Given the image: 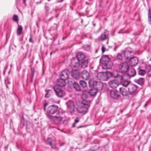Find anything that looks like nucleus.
Instances as JSON below:
<instances>
[{"label":"nucleus","mask_w":151,"mask_h":151,"mask_svg":"<svg viewBox=\"0 0 151 151\" xmlns=\"http://www.w3.org/2000/svg\"><path fill=\"white\" fill-rule=\"evenodd\" d=\"M79 83L83 89H86L87 88V83L83 80H81L79 81Z\"/></svg>","instance_id":"c756f323"},{"label":"nucleus","mask_w":151,"mask_h":151,"mask_svg":"<svg viewBox=\"0 0 151 151\" xmlns=\"http://www.w3.org/2000/svg\"><path fill=\"white\" fill-rule=\"evenodd\" d=\"M95 24H93V26H95Z\"/></svg>","instance_id":"e2e57ef3"},{"label":"nucleus","mask_w":151,"mask_h":151,"mask_svg":"<svg viewBox=\"0 0 151 151\" xmlns=\"http://www.w3.org/2000/svg\"><path fill=\"white\" fill-rule=\"evenodd\" d=\"M91 82V81H89V82H88V83H89V85H90V86H91V84H90V82Z\"/></svg>","instance_id":"864d4df0"},{"label":"nucleus","mask_w":151,"mask_h":151,"mask_svg":"<svg viewBox=\"0 0 151 151\" xmlns=\"http://www.w3.org/2000/svg\"><path fill=\"white\" fill-rule=\"evenodd\" d=\"M80 73L78 70H75L71 73L72 76L74 79H77L80 77Z\"/></svg>","instance_id":"5701e85b"},{"label":"nucleus","mask_w":151,"mask_h":151,"mask_svg":"<svg viewBox=\"0 0 151 151\" xmlns=\"http://www.w3.org/2000/svg\"><path fill=\"white\" fill-rule=\"evenodd\" d=\"M63 1V0H61L60 2H62Z\"/></svg>","instance_id":"13d9d810"},{"label":"nucleus","mask_w":151,"mask_h":151,"mask_svg":"<svg viewBox=\"0 0 151 151\" xmlns=\"http://www.w3.org/2000/svg\"><path fill=\"white\" fill-rule=\"evenodd\" d=\"M54 90L56 95L59 97H62L65 95L63 90L58 86H56L54 87Z\"/></svg>","instance_id":"39448f33"},{"label":"nucleus","mask_w":151,"mask_h":151,"mask_svg":"<svg viewBox=\"0 0 151 151\" xmlns=\"http://www.w3.org/2000/svg\"><path fill=\"white\" fill-rule=\"evenodd\" d=\"M146 73V71L144 70H139L138 71V74L139 75L143 76Z\"/></svg>","instance_id":"e433bc0d"},{"label":"nucleus","mask_w":151,"mask_h":151,"mask_svg":"<svg viewBox=\"0 0 151 151\" xmlns=\"http://www.w3.org/2000/svg\"><path fill=\"white\" fill-rule=\"evenodd\" d=\"M129 48H127L124 52V56L125 59L129 60L132 58V52L131 50H129Z\"/></svg>","instance_id":"f3484780"},{"label":"nucleus","mask_w":151,"mask_h":151,"mask_svg":"<svg viewBox=\"0 0 151 151\" xmlns=\"http://www.w3.org/2000/svg\"><path fill=\"white\" fill-rule=\"evenodd\" d=\"M134 81L141 86H142L144 84V79L143 78H140L138 79H135Z\"/></svg>","instance_id":"c85d7f7f"},{"label":"nucleus","mask_w":151,"mask_h":151,"mask_svg":"<svg viewBox=\"0 0 151 151\" xmlns=\"http://www.w3.org/2000/svg\"><path fill=\"white\" fill-rule=\"evenodd\" d=\"M86 126H80L77 127V128L79 129V128H81L84 127H86Z\"/></svg>","instance_id":"de8ad7c7"},{"label":"nucleus","mask_w":151,"mask_h":151,"mask_svg":"<svg viewBox=\"0 0 151 151\" xmlns=\"http://www.w3.org/2000/svg\"><path fill=\"white\" fill-rule=\"evenodd\" d=\"M71 82L72 87L76 91L81 92L82 91V88L78 82L73 80H72Z\"/></svg>","instance_id":"ddd939ff"},{"label":"nucleus","mask_w":151,"mask_h":151,"mask_svg":"<svg viewBox=\"0 0 151 151\" xmlns=\"http://www.w3.org/2000/svg\"><path fill=\"white\" fill-rule=\"evenodd\" d=\"M146 106H147V104H146L144 105V106L145 107Z\"/></svg>","instance_id":"4d7b16f0"},{"label":"nucleus","mask_w":151,"mask_h":151,"mask_svg":"<svg viewBox=\"0 0 151 151\" xmlns=\"http://www.w3.org/2000/svg\"><path fill=\"white\" fill-rule=\"evenodd\" d=\"M145 69L146 71L149 73L151 70V66L150 65H147L145 67Z\"/></svg>","instance_id":"4c0bfd02"},{"label":"nucleus","mask_w":151,"mask_h":151,"mask_svg":"<svg viewBox=\"0 0 151 151\" xmlns=\"http://www.w3.org/2000/svg\"><path fill=\"white\" fill-rule=\"evenodd\" d=\"M48 118L53 121L54 123L57 125L60 124L62 122L63 118L61 116H53L52 115H48Z\"/></svg>","instance_id":"423d86ee"},{"label":"nucleus","mask_w":151,"mask_h":151,"mask_svg":"<svg viewBox=\"0 0 151 151\" xmlns=\"http://www.w3.org/2000/svg\"><path fill=\"white\" fill-rule=\"evenodd\" d=\"M136 74V70L133 69L130 70L128 73H126V74H125L126 76V78L127 79H130L131 77L134 76Z\"/></svg>","instance_id":"a211bd4d"},{"label":"nucleus","mask_w":151,"mask_h":151,"mask_svg":"<svg viewBox=\"0 0 151 151\" xmlns=\"http://www.w3.org/2000/svg\"><path fill=\"white\" fill-rule=\"evenodd\" d=\"M83 22V20H82L81 21V23H82Z\"/></svg>","instance_id":"bf43d9fd"},{"label":"nucleus","mask_w":151,"mask_h":151,"mask_svg":"<svg viewBox=\"0 0 151 151\" xmlns=\"http://www.w3.org/2000/svg\"><path fill=\"white\" fill-rule=\"evenodd\" d=\"M88 64V60H84L81 63V66L82 68L85 69L87 67Z\"/></svg>","instance_id":"cd10ccee"},{"label":"nucleus","mask_w":151,"mask_h":151,"mask_svg":"<svg viewBox=\"0 0 151 151\" xmlns=\"http://www.w3.org/2000/svg\"><path fill=\"white\" fill-rule=\"evenodd\" d=\"M45 7L46 10L47 11H48L49 10L48 7V6H45Z\"/></svg>","instance_id":"09e8293b"},{"label":"nucleus","mask_w":151,"mask_h":151,"mask_svg":"<svg viewBox=\"0 0 151 151\" xmlns=\"http://www.w3.org/2000/svg\"><path fill=\"white\" fill-rule=\"evenodd\" d=\"M133 35H139V34H135V33H134V34H133Z\"/></svg>","instance_id":"5fc2aeb1"},{"label":"nucleus","mask_w":151,"mask_h":151,"mask_svg":"<svg viewBox=\"0 0 151 151\" xmlns=\"http://www.w3.org/2000/svg\"><path fill=\"white\" fill-rule=\"evenodd\" d=\"M129 60V64L132 66H136L139 62L138 58L136 57H132Z\"/></svg>","instance_id":"dca6fc26"},{"label":"nucleus","mask_w":151,"mask_h":151,"mask_svg":"<svg viewBox=\"0 0 151 151\" xmlns=\"http://www.w3.org/2000/svg\"><path fill=\"white\" fill-rule=\"evenodd\" d=\"M80 61L85 58V55L82 52H78L76 55V57Z\"/></svg>","instance_id":"393cba45"},{"label":"nucleus","mask_w":151,"mask_h":151,"mask_svg":"<svg viewBox=\"0 0 151 151\" xmlns=\"http://www.w3.org/2000/svg\"><path fill=\"white\" fill-rule=\"evenodd\" d=\"M58 17V15H57L56 17L57 18Z\"/></svg>","instance_id":"052dcab7"},{"label":"nucleus","mask_w":151,"mask_h":151,"mask_svg":"<svg viewBox=\"0 0 151 151\" xmlns=\"http://www.w3.org/2000/svg\"><path fill=\"white\" fill-rule=\"evenodd\" d=\"M68 109L70 113L74 111L75 109L74 104L72 101H69L66 103Z\"/></svg>","instance_id":"2eb2a0df"},{"label":"nucleus","mask_w":151,"mask_h":151,"mask_svg":"<svg viewBox=\"0 0 151 151\" xmlns=\"http://www.w3.org/2000/svg\"><path fill=\"white\" fill-rule=\"evenodd\" d=\"M89 94L88 91L86 89L82 91L81 97L83 98L86 99L88 97V94Z\"/></svg>","instance_id":"7c9ffc66"},{"label":"nucleus","mask_w":151,"mask_h":151,"mask_svg":"<svg viewBox=\"0 0 151 151\" xmlns=\"http://www.w3.org/2000/svg\"><path fill=\"white\" fill-rule=\"evenodd\" d=\"M130 83V82L128 81L123 80L120 84H121L123 86L125 87H127L128 86L129 87V85L131 84Z\"/></svg>","instance_id":"2f4dec72"},{"label":"nucleus","mask_w":151,"mask_h":151,"mask_svg":"<svg viewBox=\"0 0 151 151\" xmlns=\"http://www.w3.org/2000/svg\"><path fill=\"white\" fill-rule=\"evenodd\" d=\"M109 37V31L107 30H105L104 33L102 34L99 37V39L102 40L107 39Z\"/></svg>","instance_id":"412c9836"},{"label":"nucleus","mask_w":151,"mask_h":151,"mask_svg":"<svg viewBox=\"0 0 151 151\" xmlns=\"http://www.w3.org/2000/svg\"><path fill=\"white\" fill-rule=\"evenodd\" d=\"M98 92V91L95 88L93 87L88 91L89 94L91 96H95Z\"/></svg>","instance_id":"a878e982"},{"label":"nucleus","mask_w":151,"mask_h":151,"mask_svg":"<svg viewBox=\"0 0 151 151\" xmlns=\"http://www.w3.org/2000/svg\"><path fill=\"white\" fill-rule=\"evenodd\" d=\"M117 57L118 60H122L123 56L122 55L121 53H119L117 55Z\"/></svg>","instance_id":"a19ab883"},{"label":"nucleus","mask_w":151,"mask_h":151,"mask_svg":"<svg viewBox=\"0 0 151 151\" xmlns=\"http://www.w3.org/2000/svg\"><path fill=\"white\" fill-rule=\"evenodd\" d=\"M108 74L111 77H114V76H115V75H114L113 73L111 72H108Z\"/></svg>","instance_id":"37998d69"},{"label":"nucleus","mask_w":151,"mask_h":151,"mask_svg":"<svg viewBox=\"0 0 151 151\" xmlns=\"http://www.w3.org/2000/svg\"><path fill=\"white\" fill-rule=\"evenodd\" d=\"M119 91L122 95L125 96L128 95V91L126 89L122 88H119Z\"/></svg>","instance_id":"bb28decb"},{"label":"nucleus","mask_w":151,"mask_h":151,"mask_svg":"<svg viewBox=\"0 0 151 151\" xmlns=\"http://www.w3.org/2000/svg\"><path fill=\"white\" fill-rule=\"evenodd\" d=\"M82 104L83 105V106H86V107H87V106H90V105L88 104V103L86 102V101L84 100L82 102Z\"/></svg>","instance_id":"ea45409f"},{"label":"nucleus","mask_w":151,"mask_h":151,"mask_svg":"<svg viewBox=\"0 0 151 151\" xmlns=\"http://www.w3.org/2000/svg\"><path fill=\"white\" fill-rule=\"evenodd\" d=\"M23 3L26 6V0H23Z\"/></svg>","instance_id":"8fccbe9b"},{"label":"nucleus","mask_w":151,"mask_h":151,"mask_svg":"<svg viewBox=\"0 0 151 151\" xmlns=\"http://www.w3.org/2000/svg\"><path fill=\"white\" fill-rule=\"evenodd\" d=\"M65 80L60 78V79H57L56 81L57 83V86H59L60 87H63L65 86Z\"/></svg>","instance_id":"aec40b11"},{"label":"nucleus","mask_w":151,"mask_h":151,"mask_svg":"<svg viewBox=\"0 0 151 151\" xmlns=\"http://www.w3.org/2000/svg\"><path fill=\"white\" fill-rule=\"evenodd\" d=\"M58 106L56 105H52L49 106L47 109L46 115L48 118V115H51L59 113L58 111Z\"/></svg>","instance_id":"f03ea898"},{"label":"nucleus","mask_w":151,"mask_h":151,"mask_svg":"<svg viewBox=\"0 0 151 151\" xmlns=\"http://www.w3.org/2000/svg\"><path fill=\"white\" fill-rule=\"evenodd\" d=\"M121 73L119 72V73H117L116 75H115V76H114V78H116L115 80L119 84L122 82L124 78H126V76L125 74H121Z\"/></svg>","instance_id":"9b49d317"},{"label":"nucleus","mask_w":151,"mask_h":151,"mask_svg":"<svg viewBox=\"0 0 151 151\" xmlns=\"http://www.w3.org/2000/svg\"><path fill=\"white\" fill-rule=\"evenodd\" d=\"M23 28L21 25H18V27L17 30V34L18 35H20L22 32Z\"/></svg>","instance_id":"72a5a7b5"},{"label":"nucleus","mask_w":151,"mask_h":151,"mask_svg":"<svg viewBox=\"0 0 151 151\" xmlns=\"http://www.w3.org/2000/svg\"><path fill=\"white\" fill-rule=\"evenodd\" d=\"M138 87L136 85L131 84L129 85V87H128L129 93L130 95L134 96H135L138 93Z\"/></svg>","instance_id":"20e7f679"},{"label":"nucleus","mask_w":151,"mask_h":151,"mask_svg":"<svg viewBox=\"0 0 151 151\" xmlns=\"http://www.w3.org/2000/svg\"><path fill=\"white\" fill-rule=\"evenodd\" d=\"M106 50V49L105 47H104L103 46H102V52H104Z\"/></svg>","instance_id":"49530a36"},{"label":"nucleus","mask_w":151,"mask_h":151,"mask_svg":"<svg viewBox=\"0 0 151 151\" xmlns=\"http://www.w3.org/2000/svg\"><path fill=\"white\" fill-rule=\"evenodd\" d=\"M89 106L86 107L82 105L79 106L77 108V110L78 113L82 114H85L88 111Z\"/></svg>","instance_id":"f8f14e48"},{"label":"nucleus","mask_w":151,"mask_h":151,"mask_svg":"<svg viewBox=\"0 0 151 151\" xmlns=\"http://www.w3.org/2000/svg\"><path fill=\"white\" fill-rule=\"evenodd\" d=\"M52 54V52H51V53H50V54L51 55Z\"/></svg>","instance_id":"680f3d73"},{"label":"nucleus","mask_w":151,"mask_h":151,"mask_svg":"<svg viewBox=\"0 0 151 151\" xmlns=\"http://www.w3.org/2000/svg\"><path fill=\"white\" fill-rule=\"evenodd\" d=\"M79 121V118L77 117L75 119L74 122L73 124L72 127H76V124L77 123H78Z\"/></svg>","instance_id":"c9c22d12"},{"label":"nucleus","mask_w":151,"mask_h":151,"mask_svg":"<svg viewBox=\"0 0 151 151\" xmlns=\"http://www.w3.org/2000/svg\"><path fill=\"white\" fill-rule=\"evenodd\" d=\"M148 21L151 24V9H149L148 11Z\"/></svg>","instance_id":"f704fd0d"},{"label":"nucleus","mask_w":151,"mask_h":151,"mask_svg":"<svg viewBox=\"0 0 151 151\" xmlns=\"http://www.w3.org/2000/svg\"><path fill=\"white\" fill-rule=\"evenodd\" d=\"M93 87L98 90H101L103 88V85L102 82L100 81H94L92 83Z\"/></svg>","instance_id":"6e6552de"},{"label":"nucleus","mask_w":151,"mask_h":151,"mask_svg":"<svg viewBox=\"0 0 151 151\" xmlns=\"http://www.w3.org/2000/svg\"><path fill=\"white\" fill-rule=\"evenodd\" d=\"M45 91L47 93L45 94V97L47 98H49L50 96L52 95V92L51 90H46Z\"/></svg>","instance_id":"473e14b6"},{"label":"nucleus","mask_w":151,"mask_h":151,"mask_svg":"<svg viewBox=\"0 0 151 151\" xmlns=\"http://www.w3.org/2000/svg\"><path fill=\"white\" fill-rule=\"evenodd\" d=\"M70 74V73L68 70H64L60 74V78L66 80L68 78Z\"/></svg>","instance_id":"0eeeda50"},{"label":"nucleus","mask_w":151,"mask_h":151,"mask_svg":"<svg viewBox=\"0 0 151 151\" xmlns=\"http://www.w3.org/2000/svg\"><path fill=\"white\" fill-rule=\"evenodd\" d=\"M110 96L113 99H116L120 96L119 92L116 90H111L110 92Z\"/></svg>","instance_id":"9d476101"},{"label":"nucleus","mask_w":151,"mask_h":151,"mask_svg":"<svg viewBox=\"0 0 151 151\" xmlns=\"http://www.w3.org/2000/svg\"><path fill=\"white\" fill-rule=\"evenodd\" d=\"M46 143L50 145L52 148L55 149L56 148V145L54 143V140L51 138H48L47 139Z\"/></svg>","instance_id":"b1692460"},{"label":"nucleus","mask_w":151,"mask_h":151,"mask_svg":"<svg viewBox=\"0 0 151 151\" xmlns=\"http://www.w3.org/2000/svg\"><path fill=\"white\" fill-rule=\"evenodd\" d=\"M80 62L76 57L73 58L71 60L72 66L75 68H78L80 66Z\"/></svg>","instance_id":"4468645a"},{"label":"nucleus","mask_w":151,"mask_h":151,"mask_svg":"<svg viewBox=\"0 0 151 151\" xmlns=\"http://www.w3.org/2000/svg\"><path fill=\"white\" fill-rule=\"evenodd\" d=\"M82 78L86 80H88L90 78V74L86 70H83L81 73Z\"/></svg>","instance_id":"6ab92c4d"},{"label":"nucleus","mask_w":151,"mask_h":151,"mask_svg":"<svg viewBox=\"0 0 151 151\" xmlns=\"http://www.w3.org/2000/svg\"><path fill=\"white\" fill-rule=\"evenodd\" d=\"M12 19L15 22H18V17L17 15H14L13 18Z\"/></svg>","instance_id":"58836bf2"},{"label":"nucleus","mask_w":151,"mask_h":151,"mask_svg":"<svg viewBox=\"0 0 151 151\" xmlns=\"http://www.w3.org/2000/svg\"><path fill=\"white\" fill-rule=\"evenodd\" d=\"M119 72L122 74H126L129 69V65L127 62H123L118 64Z\"/></svg>","instance_id":"7ed1b4c3"},{"label":"nucleus","mask_w":151,"mask_h":151,"mask_svg":"<svg viewBox=\"0 0 151 151\" xmlns=\"http://www.w3.org/2000/svg\"><path fill=\"white\" fill-rule=\"evenodd\" d=\"M35 70L34 68H31V75H34L35 73Z\"/></svg>","instance_id":"c03bdc74"},{"label":"nucleus","mask_w":151,"mask_h":151,"mask_svg":"<svg viewBox=\"0 0 151 151\" xmlns=\"http://www.w3.org/2000/svg\"><path fill=\"white\" fill-rule=\"evenodd\" d=\"M30 37L29 40V41L30 42H31L32 43H34V42L32 38V36L31 35H30Z\"/></svg>","instance_id":"79ce46f5"},{"label":"nucleus","mask_w":151,"mask_h":151,"mask_svg":"<svg viewBox=\"0 0 151 151\" xmlns=\"http://www.w3.org/2000/svg\"><path fill=\"white\" fill-rule=\"evenodd\" d=\"M33 81V79H32L31 78V80H30V82L32 83Z\"/></svg>","instance_id":"6e6d98bb"},{"label":"nucleus","mask_w":151,"mask_h":151,"mask_svg":"<svg viewBox=\"0 0 151 151\" xmlns=\"http://www.w3.org/2000/svg\"><path fill=\"white\" fill-rule=\"evenodd\" d=\"M34 75H30V78L32 79H33V77H34Z\"/></svg>","instance_id":"603ef678"},{"label":"nucleus","mask_w":151,"mask_h":151,"mask_svg":"<svg viewBox=\"0 0 151 151\" xmlns=\"http://www.w3.org/2000/svg\"><path fill=\"white\" fill-rule=\"evenodd\" d=\"M10 125H11V124H13V121L12 120V119H10Z\"/></svg>","instance_id":"3c124183"},{"label":"nucleus","mask_w":151,"mask_h":151,"mask_svg":"<svg viewBox=\"0 0 151 151\" xmlns=\"http://www.w3.org/2000/svg\"><path fill=\"white\" fill-rule=\"evenodd\" d=\"M48 105V103L47 102L45 103L44 104L43 110L44 111L46 110V106Z\"/></svg>","instance_id":"a18cd8bd"},{"label":"nucleus","mask_w":151,"mask_h":151,"mask_svg":"<svg viewBox=\"0 0 151 151\" xmlns=\"http://www.w3.org/2000/svg\"><path fill=\"white\" fill-rule=\"evenodd\" d=\"M110 86L113 89L116 88L119 84L115 79L110 81L109 83Z\"/></svg>","instance_id":"4be33fe9"},{"label":"nucleus","mask_w":151,"mask_h":151,"mask_svg":"<svg viewBox=\"0 0 151 151\" xmlns=\"http://www.w3.org/2000/svg\"><path fill=\"white\" fill-rule=\"evenodd\" d=\"M96 77L98 79L101 81H106L109 79L107 74L103 72L97 73Z\"/></svg>","instance_id":"1a4fd4ad"},{"label":"nucleus","mask_w":151,"mask_h":151,"mask_svg":"<svg viewBox=\"0 0 151 151\" xmlns=\"http://www.w3.org/2000/svg\"><path fill=\"white\" fill-rule=\"evenodd\" d=\"M100 63L102 64L103 68L106 69H110L113 66L110 58L107 55H103L100 60Z\"/></svg>","instance_id":"f257e3e1"}]
</instances>
